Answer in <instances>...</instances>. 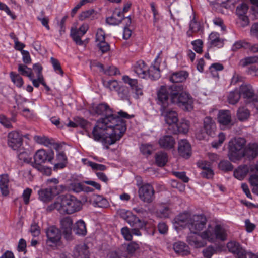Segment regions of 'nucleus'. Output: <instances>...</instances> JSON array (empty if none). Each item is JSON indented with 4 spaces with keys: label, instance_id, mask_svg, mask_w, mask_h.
I'll use <instances>...</instances> for the list:
<instances>
[{
    "label": "nucleus",
    "instance_id": "1",
    "mask_svg": "<svg viewBox=\"0 0 258 258\" xmlns=\"http://www.w3.org/2000/svg\"><path fill=\"white\" fill-rule=\"evenodd\" d=\"M96 113L105 115V117L98 120L93 127L92 137L96 141L104 144L112 145L120 140L125 133L126 127L122 118H130L133 116L119 111L120 116L112 114V110L105 103H100L94 108Z\"/></svg>",
    "mask_w": 258,
    "mask_h": 258
},
{
    "label": "nucleus",
    "instance_id": "2",
    "mask_svg": "<svg viewBox=\"0 0 258 258\" xmlns=\"http://www.w3.org/2000/svg\"><path fill=\"white\" fill-rule=\"evenodd\" d=\"M173 88L174 91L171 93V102L185 111H191L194 108V99L191 95L184 91L182 85H175Z\"/></svg>",
    "mask_w": 258,
    "mask_h": 258
},
{
    "label": "nucleus",
    "instance_id": "3",
    "mask_svg": "<svg viewBox=\"0 0 258 258\" xmlns=\"http://www.w3.org/2000/svg\"><path fill=\"white\" fill-rule=\"evenodd\" d=\"M246 141L243 138H234L228 143V157L232 162H236L244 157V147Z\"/></svg>",
    "mask_w": 258,
    "mask_h": 258
},
{
    "label": "nucleus",
    "instance_id": "4",
    "mask_svg": "<svg viewBox=\"0 0 258 258\" xmlns=\"http://www.w3.org/2000/svg\"><path fill=\"white\" fill-rule=\"evenodd\" d=\"M200 236L203 239L215 242L218 240H226L228 234L227 230L220 225H216L214 227L209 225L204 231L201 232Z\"/></svg>",
    "mask_w": 258,
    "mask_h": 258
},
{
    "label": "nucleus",
    "instance_id": "5",
    "mask_svg": "<svg viewBox=\"0 0 258 258\" xmlns=\"http://www.w3.org/2000/svg\"><path fill=\"white\" fill-rule=\"evenodd\" d=\"M61 203V214H71L82 209V203L75 197L66 195L60 196Z\"/></svg>",
    "mask_w": 258,
    "mask_h": 258
},
{
    "label": "nucleus",
    "instance_id": "6",
    "mask_svg": "<svg viewBox=\"0 0 258 258\" xmlns=\"http://www.w3.org/2000/svg\"><path fill=\"white\" fill-rule=\"evenodd\" d=\"M47 246L55 248L61 244V233L59 229L54 226L49 227L45 231Z\"/></svg>",
    "mask_w": 258,
    "mask_h": 258
},
{
    "label": "nucleus",
    "instance_id": "7",
    "mask_svg": "<svg viewBox=\"0 0 258 258\" xmlns=\"http://www.w3.org/2000/svg\"><path fill=\"white\" fill-rule=\"evenodd\" d=\"M162 86L157 91V103L161 106V109H166L169 105V95L174 91L173 86Z\"/></svg>",
    "mask_w": 258,
    "mask_h": 258
},
{
    "label": "nucleus",
    "instance_id": "8",
    "mask_svg": "<svg viewBox=\"0 0 258 258\" xmlns=\"http://www.w3.org/2000/svg\"><path fill=\"white\" fill-rule=\"evenodd\" d=\"M54 157V153L53 151L40 149L37 150L34 155V162H31V165L32 166L40 165L46 162L52 164Z\"/></svg>",
    "mask_w": 258,
    "mask_h": 258
},
{
    "label": "nucleus",
    "instance_id": "9",
    "mask_svg": "<svg viewBox=\"0 0 258 258\" xmlns=\"http://www.w3.org/2000/svg\"><path fill=\"white\" fill-rule=\"evenodd\" d=\"M207 219L204 214L194 215L188 223V228L191 232L198 233L205 227Z\"/></svg>",
    "mask_w": 258,
    "mask_h": 258
},
{
    "label": "nucleus",
    "instance_id": "10",
    "mask_svg": "<svg viewBox=\"0 0 258 258\" xmlns=\"http://www.w3.org/2000/svg\"><path fill=\"white\" fill-rule=\"evenodd\" d=\"M138 195L141 201L147 203L152 202L155 198L154 188L149 183L144 184L139 187Z\"/></svg>",
    "mask_w": 258,
    "mask_h": 258
},
{
    "label": "nucleus",
    "instance_id": "11",
    "mask_svg": "<svg viewBox=\"0 0 258 258\" xmlns=\"http://www.w3.org/2000/svg\"><path fill=\"white\" fill-rule=\"evenodd\" d=\"M73 221L71 217L67 216L60 219V230L67 240L73 239L72 228Z\"/></svg>",
    "mask_w": 258,
    "mask_h": 258
},
{
    "label": "nucleus",
    "instance_id": "12",
    "mask_svg": "<svg viewBox=\"0 0 258 258\" xmlns=\"http://www.w3.org/2000/svg\"><path fill=\"white\" fill-rule=\"evenodd\" d=\"M23 143V137L18 132L13 131L8 134V144L10 147L14 150H17L21 148Z\"/></svg>",
    "mask_w": 258,
    "mask_h": 258
},
{
    "label": "nucleus",
    "instance_id": "13",
    "mask_svg": "<svg viewBox=\"0 0 258 258\" xmlns=\"http://www.w3.org/2000/svg\"><path fill=\"white\" fill-rule=\"evenodd\" d=\"M227 247L229 251L235 255L237 258H247V252L238 242L235 241H229L227 244Z\"/></svg>",
    "mask_w": 258,
    "mask_h": 258
},
{
    "label": "nucleus",
    "instance_id": "14",
    "mask_svg": "<svg viewBox=\"0 0 258 258\" xmlns=\"http://www.w3.org/2000/svg\"><path fill=\"white\" fill-rule=\"evenodd\" d=\"M198 233L191 232L187 237V242L194 248H198L204 247L206 245L205 240L201 238L200 234Z\"/></svg>",
    "mask_w": 258,
    "mask_h": 258
},
{
    "label": "nucleus",
    "instance_id": "15",
    "mask_svg": "<svg viewBox=\"0 0 258 258\" xmlns=\"http://www.w3.org/2000/svg\"><path fill=\"white\" fill-rule=\"evenodd\" d=\"M239 92L240 96L249 101L253 100L255 96L253 88L249 84H242L240 86Z\"/></svg>",
    "mask_w": 258,
    "mask_h": 258
},
{
    "label": "nucleus",
    "instance_id": "16",
    "mask_svg": "<svg viewBox=\"0 0 258 258\" xmlns=\"http://www.w3.org/2000/svg\"><path fill=\"white\" fill-rule=\"evenodd\" d=\"M178 151L180 156L187 159L191 154V146L186 140H181L178 142Z\"/></svg>",
    "mask_w": 258,
    "mask_h": 258
},
{
    "label": "nucleus",
    "instance_id": "17",
    "mask_svg": "<svg viewBox=\"0 0 258 258\" xmlns=\"http://www.w3.org/2000/svg\"><path fill=\"white\" fill-rule=\"evenodd\" d=\"M64 188V186L62 185L56 186L55 187V189H58V190L54 192L52 191V189L46 188L44 189H40L38 191L39 198L42 201L46 202L51 199L52 194H58L61 192Z\"/></svg>",
    "mask_w": 258,
    "mask_h": 258
},
{
    "label": "nucleus",
    "instance_id": "18",
    "mask_svg": "<svg viewBox=\"0 0 258 258\" xmlns=\"http://www.w3.org/2000/svg\"><path fill=\"white\" fill-rule=\"evenodd\" d=\"M149 68L143 60L138 61L134 66V71L142 79L147 78Z\"/></svg>",
    "mask_w": 258,
    "mask_h": 258
},
{
    "label": "nucleus",
    "instance_id": "19",
    "mask_svg": "<svg viewBox=\"0 0 258 258\" xmlns=\"http://www.w3.org/2000/svg\"><path fill=\"white\" fill-rule=\"evenodd\" d=\"M158 143L161 148L166 150H170L174 147L175 141L172 136L165 135L159 139Z\"/></svg>",
    "mask_w": 258,
    "mask_h": 258
},
{
    "label": "nucleus",
    "instance_id": "20",
    "mask_svg": "<svg viewBox=\"0 0 258 258\" xmlns=\"http://www.w3.org/2000/svg\"><path fill=\"white\" fill-rule=\"evenodd\" d=\"M88 247L85 244L77 245L73 251L74 258H88L89 256Z\"/></svg>",
    "mask_w": 258,
    "mask_h": 258
},
{
    "label": "nucleus",
    "instance_id": "21",
    "mask_svg": "<svg viewBox=\"0 0 258 258\" xmlns=\"http://www.w3.org/2000/svg\"><path fill=\"white\" fill-rule=\"evenodd\" d=\"M161 115L165 118L166 122L169 125L176 124L178 121L177 113L174 111H169L166 109H161Z\"/></svg>",
    "mask_w": 258,
    "mask_h": 258
},
{
    "label": "nucleus",
    "instance_id": "22",
    "mask_svg": "<svg viewBox=\"0 0 258 258\" xmlns=\"http://www.w3.org/2000/svg\"><path fill=\"white\" fill-rule=\"evenodd\" d=\"M249 172H254L253 166H248L246 165L240 166L234 171V176L237 179L241 180H242Z\"/></svg>",
    "mask_w": 258,
    "mask_h": 258
},
{
    "label": "nucleus",
    "instance_id": "23",
    "mask_svg": "<svg viewBox=\"0 0 258 258\" xmlns=\"http://www.w3.org/2000/svg\"><path fill=\"white\" fill-rule=\"evenodd\" d=\"M218 122L223 126H228L231 124V116L229 110H221L218 115Z\"/></svg>",
    "mask_w": 258,
    "mask_h": 258
},
{
    "label": "nucleus",
    "instance_id": "24",
    "mask_svg": "<svg viewBox=\"0 0 258 258\" xmlns=\"http://www.w3.org/2000/svg\"><path fill=\"white\" fill-rule=\"evenodd\" d=\"M90 202L95 207L105 208L108 206L107 199L99 195H93L90 197Z\"/></svg>",
    "mask_w": 258,
    "mask_h": 258
},
{
    "label": "nucleus",
    "instance_id": "25",
    "mask_svg": "<svg viewBox=\"0 0 258 258\" xmlns=\"http://www.w3.org/2000/svg\"><path fill=\"white\" fill-rule=\"evenodd\" d=\"M244 156L249 159H253L258 155V145L257 144H249L244 150Z\"/></svg>",
    "mask_w": 258,
    "mask_h": 258
},
{
    "label": "nucleus",
    "instance_id": "26",
    "mask_svg": "<svg viewBox=\"0 0 258 258\" xmlns=\"http://www.w3.org/2000/svg\"><path fill=\"white\" fill-rule=\"evenodd\" d=\"M9 178L7 174L0 175V190L3 196H7L9 194Z\"/></svg>",
    "mask_w": 258,
    "mask_h": 258
},
{
    "label": "nucleus",
    "instance_id": "27",
    "mask_svg": "<svg viewBox=\"0 0 258 258\" xmlns=\"http://www.w3.org/2000/svg\"><path fill=\"white\" fill-rule=\"evenodd\" d=\"M73 230L76 235L84 236L87 234L86 225L82 220H79L75 223Z\"/></svg>",
    "mask_w": 258,
    "mask_h": 258
},
{
    "label": "nucleus",
    "instance_id": "28",
    "mask_svg": "<svg viewBox=\"0 0 258 258\" xmlns=\"http://www.w3.org/2000/svg\"><path fill=\"white\" fill-rule=\"evenodd\" d=\"M188 75V73L184 71L175 72L170 77V81L172 83L182 82L186 79Z\"/></svg>",
    "mask_w": 258,
    "mask_h": 258
},
{
    "label": "nucleus",
    "instance_id": "29",
    "mask_svg": "<svg viewBox=\"0 0 258 258\" xmlns=\"http://www.w3.org/2000/svg\"><path fill=\"white\" fill-rule=\"evenodd\" d=\"M236 115L239 120L241 121H244L249 118L250 116V111L245 106H240L237 110Z\"/></svg>",
    "mask_w": 258,
    "mask_h": 258
},
{
    "label": "nucleus",
    "instance_id": "30",
    "mask_svg": "<svg viewBox=\"0 0 258 258\" xmlns=\"http://www.w3.org/2000/svg\"><path fill=\"white\" fill-rule=\"evenodd\" d=\"M204 128L209 135H212L216 129V125L210 117H206L204 120Z\"/></svg>",
    "mask_w": 258,
    "mask_h": 258
},
{
    "label": "nucleus",
    "instance_id": "31",
    "mask_svg": "<svg viewBox=\"0 0 258 258\" xmlns=\"http://www.w3.org/2000/svg\"><path fill=\"white\" fill-rule=\"evenodd\" d=\"M173 249L175 252L182 255H187L189 253L188 246L183 242H175L173 245Z\"/></svg>",
    "mask_w": 258,
    "mask_h": 258
},
{
    "label": "nucleus",
    "instance_id": "32",
    "mask_svg": "<svg viewBox=\"0 0 258 258\" xmlns=\"http://www.w3.org/2000/svg\"><path fill=\"white\" fill-rule=\"evenodd\" d=\"M210 44L215 47L219 48L223 46V40L220 38L219 34L216 32H212L209 36Z\"/></svg>",
    "mask_w": 258,
    "mask_h": 258
},
{
    "label": "nucleus",
    "instance_id": "33",
    "mask_svg": "<svg viewBox=\"0 0 258 258\" xmlns=\"http://www.w3.org/2000/svg\"><path fill=\"white\" fill-rule=\"evenodd\" d=\"M171 213V209L168 205H161L160 208L157 210L156 215L160 218H168Z\"/></svg>",
    "mask_w": 258,
    "mask_h": 258
},
{
    "label": "nucleus",
    "instance_id": "34",
    "mask_svg": "<svg viewBox=\"0 0 258 258\" xmlns=\"http://www.w3.org/2000/svg\"><path fill=\"white\" fill-rule=\"evenodd\" d=\"M191 216L187 213L178 215L174 219L175 222L181 226L186 225L188 228V223Z\"/></svg>",
    "mask_w": 258,
    "mask_h": 258
},
{
    "label": "nucleus",
    "instance_id": "35",
    "mask_svg": "<svg viewBox=\"0 0 258 258\" xmlns=\"http://www.w3.org/2000/svg\"><path fill=\"white\" fill-rule=\"evenodd\" d=\"M155 158L156 163L159 166H164L168 161L167 154L164 152L157 153Z\"/></svg>",
    "mask_w": 258,
    "mask_h": 258
},
{
    "label": "nucleus",
    "instance_id": "36",
    "mask_svg": "<svg viewBox=\"0 0 258 258\" xmlns=\"http://www.w3.org/2000/svg\"><path fill=\"white\" fill-rule=\"evenodd\" d=\"M148 77L151 79L156 80L160 78V72L158 66H151L148 71Z\"/></svg>",
    "mask_w": 258,
    "mask_h": 258
},
{
    "label": "nucleus",
    "instance_id": "37",
    "mask_svg": "<svg viewBox=\"0 0 258 258\" xmlns=\"http://www.w3.org/2000/svg\"><path fill=\"white\" fill-rule=\"evenodd\" d=\"M253 63H258V55L245 57L240 60L239 65L242 67H245Z\"/></svg>",
    "mask_w": 258,
    "mask_h": 258
},
{
    "label": "nucleus",
    "instance_id": "38",
    "mask_svg": "<svg viewBox=\"0 0 258 258\" xmlns=\"http://www.w3.org/2000/svg\"><path fill=\"white\" fill-rule=\"evenodd\" d=\"M108 256L109 258H130L126 250L121 249L111 251Z\"/></svg>",
    "mask_w": 258,
    "mask_h": 258
},
{
    "label": "nucleus",
    "instance_id": "39",
    "mask_svg": "<svg viewBox=\"0 0 258 258\" xmlns=\"http://www.w3.org/2000/svg\"><path fill=\"white\" fill-rule=\"evenodd\" d=\"M129 216L126 220V222L132 226H135L137 223H139V227L141 228L145 226V224L142 222V221L139 219L136 216L133 214L132 213H128Z\"/></svg>",
    "mask_w": 258,
    "mask_h": 258
},
{
    "label": "nucleus",
    "instance_id": "40",
    "mask_svg": "<svg viewBox=\"0 0 258 258\" xmlns=\"http://www.w3.org/2000/svg\"><path fill=\"white\" fill-rule=\"evenodd\" d=\"M250 44L249 42L244 40H239L235 42L233 44L231 50L233 51H236L242 48L247 49L248 48H250Z\"/></svg>",
    "mask_w": 258,
    "mask_h": 258
},
{
    "label": "nucleus",
    "instance_id": "41",
    "mask_svg": "<svg viewBox=\"0 0 258 258\" xmlns=\"http://www.w3.org/2000/svg\"><path fill=\"white\" fill-rule=\"evenodd\" d=\"M240 98L239 92L236 91H231L229 92L227 96V101L231 104H236Z\"/></svg>",
    "mask_w": 258,
    "mask_h": 258
},
{
    "label": "nucleus",
    "instance_id": "42",
    "mask_svg": "<svg viewBox=\"0 0 258 258\" xmlns=\"http://www.w3.org/2000/svg\"><path fill=\"white\" fill-rule=\"evenodd\" d=\"M56 159L60 163L55 164L54 167L56 168H63L65 166L64 163L67 160L66 154L63 152L59 153L57 155Z\"/></svg>",
    "mask_w": 258,
    "mask_h": 258
},
{
    "label": "nucleus",
    "instance_id": "43",
    "mask_svg": "<svg viewBox=\"0 0 258 258\" xmlns=\"http://www.w3.org/2000/svg\"><path fill=\"white\" fill-rule=\"evenodd\" d=\"M70 188L75 192H80L83 190L87 191H91V190H89L90 189L89 187H86L85 189L82 183L80 182L72 183L70 185Z\"/></svg>",
    "mask_w": 258,
    "mask_h": 258
},
{
    "label": "nucleus",
    "instance_id": "44",
    "mask_svg": "<svg viewBox=\"0 0 258 258\" xmlns=\"http://www.w3.org/2000/svg\"><path fill=\"white\" fill-rule=\"evenodd\" d=\"M18 71L24 76L28 77L30 80H32V73L31 69L25 65L20 64L18 66Z\"/></svg>",
    "mask_w": 258,
    "mask_h": 258
},
{
    "label": "nucleus",
    "instance_id": "45",
    "mask_svg": "<svg viewBox=\"0 0 258 258\" xmlns=\"http://www.w3.org/2000/svg\"><path fill=\"white\" fill-rule=\"evenodd\" d=\"M43 175L50 176L52 173L51 168L42 165V164L32 166Z\"/></svg>",
    "mask_w": 258,
    "mask_h": 258
},
{
    "label": "nucleus",
    "instance_id": "46",
    "mask_svg": "<svg viewBox=\"0 0 258 258\" xmlns=\"http://www.w3.org/2000/svg\"><path fill=\"white\" fill-rule=\"evenodd\" d=\"M189 122L186 120H181L177 126L178 131L179 133L186 134L188 132L189 128Z\"/></svg>",
    "mask_w": 258,
    "mask_h": 258
},
{
    "label": "nucleus",
    "instance_id": "47",
    "mask_svg": "<svg viewBox=\"0 0 258 258\" xmlns=\"http://www.w3.org/2000/svg\"><path fill=\"white\" fill-rule=\"evenodd\" d=\"M10 77L12 82L18 87H21L23 85L22 78L19 75L13 72L10 73Z\"/></svg>",
    "mask_w": 258,
    "mask_h": 258
},
{
    "label": "nucleus",
    "instance_id": "48",
    "mask_svg": "<svg viewBox=\"0 0 258 258\" xmlns=\"http://www.w3.org/2000/svg\"><path fill=\"white\" fill-rule=\"evenodd\" d=\"M54 209H56L59 213L61 214V203L60 196L56 199V200L52 204L48 206L46 210L48 212H51Z\"/></svg>",
    "mask_w": 258,
    "mask_h": 258
},
{
    "label": "nucleus",
    "instance_id": "49",
    "mask_svg": "<svg viewBox=\"0 0 258 258\" xmlns=\"http://www.w3.org/2000/svg\"><path fill=\"white\" fill-rule=\"evenodd\" d=\"M249 182L250 185L253 187L252 189L253 192L257 194V192L255 191V190L256 189H258V174H251L249 177Z\"/></svg>",
    "mask_w": 258,
    "mask_h": 258
},
{
    "label": "nucleus",
    "instance_id": "50",
    "mask_svg": "<svg viewBox=\"0 0 258 258\" xmlns=\"http://www.w3.org/2000/svg\"><path fill=\"white\" fill-rule=\"evenodd\" d=\"M50 62L53 66L54 71L61 76L63 74V72L61 69L60 63L59 61L54 57L50 58Z\"/></svg>",
    "mask_w": 258,
    "mask_h": 258
},
{
    "label": "nucleus",
    "instance_id": "51",
    "mask_svg": "<svg viewBox=\"0 0 258 258\" xmlns=\"http://www.w3.org/2000/svg\"><path fill=\"white\" fill-rule=\"evenodd\" d=\"M83 161H86L85 164L88 166H90L92 169L100 171H104L106 169V166L102 164H97L92 161H87L85 159H83Z\"/></svg>",
    "mask_w": 258,
    "mask_h": 258
},
{
    "label": "nucleus",
    "instance_id": "52",
    "mask_svg": "<svg viewBox=\"0 0 258 258\" xmlns=\"http://www.w3.org/2000/svg\"><path fill=\"white\" fill-rule=\"evenodd\" d=\"M140 149L143 155L149 156L152 153L153 146L151 144H144L141 145Z\"/></svg>",
    "mask_w": 258,
    "mask_h": 258
},
{
    "label": "nucleus",
    "instance_id": "53",
    "mask_svg": "<svg viewBox=\"0 0 258 258\" xmlns=\"http://www.w3.org/2000/svg\"><path fill=\"white\" fill-rule=\"evenodd\" d=\"M96 45L102 54L108 52L110 49L109 44L105 41L97 43Z\"/></svg>",
    "mask_w": 258,
    "mask_h": 258
},
{
    "label": "nucleus",
    "instance_id": "54",
    "mask_svg": "<svg viewBox=\"0 0 258 258\" xmlns=\"http://www.w3.org/2000/svg\"><path fill=\"white\" fill-rule=\"evenodd\" d=\"M18 158L20 160L25 162V163H31V157L29 155V153L28 151H22L20 152L18 155Z\"/></svg>",
    "mask_w": 258,
    "mask_h": 258
},
{
    "label": "nucleus",
    "instance_id": "55",
    "mask_svg": "<svg viewBox=\"0 0 258 258\" xmlns=\"http://www.w3.org/2000/svg\"><path fill=\"white\" fill-rule=\"evenodd\" d=\"M219 168L223 171H229L233 170V166L228 161H222L219 164Z\"/></svg>",
    "mask_w": 258,
    "mask_h": 258
},
{
    "label": "nucleus",
    "instance_id": "56",
    "mask_svg": "<svg viewBox=\"0 0 258 258\" xmlns=\"http://www.w3.org/2000/svg\"><path fill=\"white\" fill-rule=\"evenodd\" d=\"M194 50L198 53H202L203 52V42L200 39L195 40L191 42Z\"/></svg>",
    "mask_w": 258,
    "mask_h": 258
},
{
    "label": "nucleus",
    "instance_id": "57",
    "mask_svg": "<svg viewBox=\"0 0 258 258\" xmlns=\"http://www.w3.org/2000/svg\"><path fill=\"white\" fill-rule=\"evenodd\" d=\"M139 249V245L136 242H133L130 243L126 248L127 255H132L136 250Z\"/></svg>",
    "mask_w": 258,
    "mask_h": 258
},
{
    "label": "nucleus",
    "instance_id": "58",
    "mask_svg": "<svg viewBox=\"0 0 258 258\" xmlns=\"http://www.w3.org/2000/svg\"><path fill=\"white\" fill-rule=\"evenodd\" d=\"M122 80L125 84H128L131 89L138 83L137 79H132L127 75L123 76Z\"/></svg>",
    "mask_w": 258,
    "mask_h": 258
},
{
    "label": "nucleus",
    "instance_id": "59",
    "mask_svg": "<svg viewBox=\"0 0 258 258\" xmlns=\"http://www.w3.org/2000/svg\"><path fill=\"white\" fill-rule=\"evenodd\" d=\"M71 36L76 43L79 45H82L83 42L81 40V38L83 35H79L75 29H72L71 31Z\"/></svg>",
    "mask_w": 258,
    "mask_h": 258
},
{
    "label": "nucleus",
    "instance_id": "60",
    "mask_svg": "<svg viewBox=\"0 0 258 258\" xmlns=\"http://www.w3.org/2000/svg\"><path fill=\"white\" fill-rule=\"evenodd\" d=\"M248 9L247 4L242 3L237 7L236 14L238 16L245 15Z\"/></svg>",
    "mask_w": 258,
    "mask_h": 258
},
{
    "label": "nucleus",
    "instance_id": "61",
    "mask_svg": "<svg viewBox=\"0 0 258 258\" xmlns=\"http://www.w3.org/2000/svg\"><path fill=\"white\" fill-rule=\"evenodd\" d=\"M132 90L135 93V97L136 98H139L140 96L143 95V87L141 85L139 84L138 83L135 87L132 88Z\"/></svg>",
    "mask_w": 258,
    "mask_h": 258
},
{
    "label": "nucleus",
    "instance_id": "62",
    "mask_svg": "<svg viewBox=\"0 0 258 258\" xmlns=\"http://www.w3.org/2000/svg\"><path fill=\"white\" fill-rule=\"evenodd\" d=\"M95 11L93 9H90L82 12L79 16L80 20H84L86 19L91 18L94 14Z\"/></svg>",
    "mask_w": 258,
    "mask_h": 258
},
{
    "label": "nucleus",
    "instance_id": "63",
    "mask_svg": "<svg viewBox=\"0 0 258 258\" xmlns=\"http://www.w3.org/2000/svg\"><path fill=\"white\" fill-rule=\"evenodd\" d=\"M121 21V17L120 18H117L115 13H114L112 16L106 18V22L110 25H118Z\"/></svg>",
    "mask_w": 258,
    "mask_h": 258
},
{
    "label": "nucleus",
    "instance_id": "64",
    "mask_svg": "<svg viewBox=\"0 0 258 258\" xmlns=\"http://www.w3.org/2000/svg\"><path fill=\"white\" fill-rule=\"evenodd\" d=\"M34 139L37 143L44 145L47 146L50 143L49 139L45 136H35Z\"/></svg>",
    "mask_w": 258,
    "mask_h": 258
}]
</instances>
